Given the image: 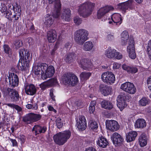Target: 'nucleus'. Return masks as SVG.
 I'll return each mask as SVG.
<instances>
[{
  "mask_svg": "<svg viewBox=\"0 0 151 151\" xmlns=\"http://www.w3.org/2000/svg\"><path fill=\"white\" fill-rule=\"evenodd\" d=\"M149 103V100L145 97H142L139 101V104L142 106H145Z\"/></svg>",
  "mask_w": 151,
  "mask_h": 151,
  "instance_id": "58836bf2",
  "label": "nucleus"
},
{
  "mask_svg": "<svg viewBox=\"0 0 151 151\" xmlns=\"http://www.w3.org/2000/svg\"><path fill=\"white\" fill-rule=\"evenodd\" d=\"M147 83L149 89L151 91V76L147 79Z\"/></svg>",
  "mask_w": 151,
  "mask_h": 151,
  "instance_id": "bf43d9fd",
  "label": "nucleus"
},
{
  "mask_svg": "<svg viewBox=\"0 0 151 151\" xmlns=\"http://www.w3.org/2000/svg\"><path fill=\"white\" fill-rule=\"evenodd\" d=\"M146 123L145 121L143 119H138L135 124V127L136 128H143L146 126Z\"/></svg>",
  "mask_w": 151,
  "mask_h": 151,
  "instance_id": "7c9ffc66",
  "label": "nucleus"
},
{
  "mask_svg": "<svg viewBox=\"0 0 151 151\" xmlns=\"http://www.w3.org/2000/svg\"><path fill=\"white\" fill-rule=\"evenodd\" d=\"M145 18L146 19H149L151 18V13L148 12L145 15Z\"/></svg>",
  "mask_w": 151,
  "mask_h": 151,
  "instance_id": "774afa93",
  "label": "nucleus"
},
{
  "mask_svg": "<svg viewBox=\"0 0 151 151\" xmlns=\"http://www.w3.org/2000/svg\"><path fill=\"white\" fill-rule=\"evenodd\" d=\"M19 139L21 141V143L22 144L24 143L25 139V137L24 135L22 134L20 135Z\"/></svg>",
  "mask_w": 151,
  "mask_h": 151,
  "instance_id": "680f3d73",
  "label": "nucleus"
},
{
  "mask_svg": "<svg viewBox=\"0 0 151 151\" xmlns=\"http://www.w3.org/2000/svg\"><path fill=\"white\" fill-rule=\"evenodd\" d=\"M134 44V39L130 37L129 40V45L127 47V51L129 57L132 59H134L136 57Z\"/></svg>",
  "mask_w": 151,
  "mask_h": 151,
  "instance_id": "1a4fd4ad",
  "label": "nucleus"
},
{
  "mask_svg": "<svg viewBox=\"0 0 151 151\" xmlns=\"http://www.w3.org/2000/svg\"><path fill=\"white\" fill-rule=\"evenodd\" d=\"M19 55L20 57L17 66L19 70L22 71L27 70L29 66L30 54L27 50L21 49L19 50Z\"/></svg>",
  "mask_w": 151,
  "mask_h": 151,
  "instance_id": "f257e3e1",
  "label": "nucleus"
},
{
  "mask_svg": "<svg viewBox=\"0 0 151 151\" xmlns=\"http://www.w3.org/2000/svg\"><path fill=\"white\" fill-rule=\"evenodd\" d=\"M96 143L97 145L102 148L106 147L109 144L107 139L103 136H100L98 138Z\"/></svg>",
  "mask_w": 151,
  "mask_h": 151,
  "instance_id": "5701e85b",
  "label": "nucleus"
},
{
  "mask_svg": "<svg viewBox=\"0 0 151 151\" xmlns=\"http://www.w3.org/2000/svg\"><path fill=\"white\" fill-rule=\"evenodd\" d=\"M122 20L120 14H113L111 17V21H109L108 23L113 25H119L122 23Z\"/></svg>",
  "mask_w": 151,
  "mask_h": 151,
  "instance_id": "6ab92c4d",
  "label": "nucleus"
},
{
  "mask_svg": "<svg viewBox=\"0 0 151 151\" xmlns=\"http://www.w3.org/2000/svg\"><path fill=\"white\" fill-rule=\"evenodd\" d=\"M86 122L85 117L83 116L79 117V123L77 127L79 129L81 130H85L86 127Z\"/></svg>",
  "mask_w": 151,
  "mask_h": 151,
  "instance_id": "a878e982",
  "label": "nucleus"
},
{
  "mask_svg": "<svg viewBox=\"0 0 151 151\" xmlns=\"http://www.w3.org/2000/svg\"><path fill=\"white\" fill-rule=\"evenodd\" d=\"M138 71V69L134 67L130 66V73H135Z\"/></svg>",
  "mask_w": 151,
  "mask_h": 151,
  "instance_id": "4d7b16f0",
  "label": "nucleus"
},
{
  "mask_svg": "<svg viewBox=\"0 0 151 151\" xmlns=\"http://www.w3.org/2000/svg\"><path fill=\"white\" fill-rule=\"evenodd\" d=\"M114 57L117 59H120L122 58L123 56L121 53L116 51L115 56Z\"/></svg>",
  "mask_w": 151,
  "mask_h": 151,
  "instance_id": "13d9d810",
  "label": "nucleus"
},
{
  "mask_svg": "<svg viewBox=\"0 0 151 151\" xmlns=\"http://www.w3.org/2000/svg\"><path fill=\"white\" fill-rule=\"evenodd\" d=\"M101 79L104 82L109 83H114L115 80L114 75L112 72L108 71L104 72L102 74Z\"/></svg>",
  "mask_w": 151,
  "mask_h": 151,
  "instance_id": "f8f14e48",
  "label": "nucleus"
},
{
  "mask_svg": "<svg viewBox=\"0 0 151 151\" xmlns=\"http://www.w3.org/2000/svg\"><path fill=\"white\" fill-rule=\"evenodd\" d=\"M48 65L45 63H39L35 68L34 72L35 75L38 76L41 75L44 73L47 68Z\"/></svg>",
  "mask_w": 151,
  "mask_h": 151,
  "instance_id": "4468645a",
  "label": "nucleus"
},
{
  "mask_svg": "<svg viewBox=\"0 0 151 151\" xmlns=\"http://www.w3.org/2000/svg\"><path fill=\"white\" fill-rule=\"evenodd\" d=\"M71 134L69 130L60 132L54 136V141L58 145H63L69 138Z\"/></svg>",
  "mask_w": 151,
  "mask_h": 151,
  "instance_id": "7ed1b4c3",
  "label": "nucleus"
},
{
  "mask_svg": "<svg viewBox=\"0 0 151 151\" xmlns=\"http://www.w3.org/2000/svg\"><path fill=\"white\" fill-rule=\"evenodd\" d=\"M26 107L29 109L37 110L38 109V105L36 103L33 104H28L26 105Z\"/></svg>",
  "mask_w": 151,
  "mask_h": 151,
  "instance_id": "a18cd8bd",
  "label": "nucleus"
},
{
  "mask_svg": "<svg viewBox=\"0 0 151 151\" xmlns=\"http://www.w3.org/2000/svg\"><path fill=\"white\" fill-rule=\"evenodd\" d=\"M56 125L58 128H61L63 126V123L61 121V119L60 118H58L56 120Z\"/></svg>",
  "mask_w": 151,
  "mask_h": 151,
  "instance_id": "49530a36",
  "label": "nucleus"
},
{
  "mask_svg": "<svg viewBox=\"0 0 151 151\" xmlns=\"http://www.w3.org/2000/svg\"><path fill=\"white\" fill-rule=\"evenodd\" d=\"M4 51L6 54H9L11 51V49L9 46L7 45H4L3 46Z\"/></svg>",
  "mask_w": 151,
  "mask_h": 151,
  "instance_id": "8fccbe9b",
  "label": "nucleus"
},
{
  "mask_svg": "<svg viewBox=\"0 0 151 151\" xmlns=\"http://www.w3.org/2000/svg\"><path fill=\"white\" fill-rule=\"evenodd\" d=\"M63 79L65 83L70 85L72 86H74L78 81L77 76L72 73L65 74L63 75Z\"/></svg>",
  "mask_w": 151,
  "mask_h": 151,
  "instance_id": "423d86ee",
  "label": "nucleus"
},
{
  "mask_svg": "<svg viewBox=\"0 0 151 151\" xmlns=\"http://www.w3.org/2000/svg\"><path fill=\"white\" fill-rule=\"evenodd\" d=\"M5 81L7 82L9 81V86L12 88L17 86L19 82L18 76L14 73H9V75L6 77Z\"/></svg>",
  "mask_w": 151,
  "mask_h": 151,
  "instance_id": "0eeeda50",
  "label": "nucleus"
},
{
  "mask_svg": "<svg viewBox=\"0 0 151 151\" xmlns=\"http://www.w3.org/2000/svg\"><path fill=\"white\" fill-rule=\"evenodd\" d=\"M88 32L84 29L77 30L75 33L74 38L76 42L78 44L82 45L88 39Z\"/></svg>",
  "mask_w": 151,
  "mask_h": 151,
  "instance_id": "20e7f679",
  "label": "nucleus"
},
{
  "mask_svg": "<svg viewBox=\"0 0 151 151\" xmlns=\"http://www.w3.org/2000/svg\"><path fill=\"white\" fill-rule=\"evenodd\" d=\"M89 123L90 127L92 129H96L98 127L97 122L93 120H90Z\"/></svg>",
  "mask_w": 151,
  "mask_h": 151,
  "instance_id": "37998d69",
  "label": "nucleus"
},
{
  "mask_svg": "<svg viewBox=\"0 0 151 151\" xmlns=\"http://www.w3.org/2000/svg\"><path fill=\"white\" fill-rule=\"evenodd\" d=\"M22 42L21 41L17 40L14 41L12 46L14 48L17 50L22 45Z\"/></svg>",
  "mask_w": 151,
  "mask_h": 151,
  "instance_id": "a19ab883",
  "label": "nucleus"
},
{
  "mask_svg": "<svg viewBox=\"0 0 151 151\" xmlns=\"http://www.w3.org/2000/svg\"><path fill=\"white\" fill-rule=\"evenodd\" d=\"M113 9V8L111 6H106L101 8L98 11L97 18L99 19L103 18L106 14Z\"/></svg>",
  "mask_w": 151,
  "mask_h": 151,
  "instance_id": "a211bd4d",
  "label": "nucleus"
},
{
  "mask_svg": "<svg viewBox=\"0 0 151 151\" xmlns=\"http://www.w3.org/2000/svg\"><path fill=\"white\" fill-rule=\"evenodd\" d=\"M99 87L100 91L104 96L109 95L111 92V88L109 86L104 84H101Z\"/></svg>",
  "mask_w": 151,
  "mask_h": 151,
  "instance_id": "393cba45",
  "label": "nucleus"
},
{
  "mask_svg": "<svg viewBox=\"0 0 151 151\" xmlns=\"http://www.w3.org/2000/svg\"><path fill=\"white\" fill-rule=\"evenodd\" d=\"M147 140L146 135L144 133L142 134L138 138V142L141 147H144L147 145Z\"/></svg>",
  "mask_w": 151,
  "mask_h": 151,
  "instance_id": "bb28decb",
  "label": "nucleus"
},
{
  "mask_svg": "<svg viewBox=\"0 0 151 151\" xmlns=\"http://www.w3.org/2000/svg\"><path fill=\"white\" fill-rule=\"evenodd\" d=\"M42 118V115L39 114L30 113L27 114L23 118V121L28 124L36 122L40 120Z\"/></svg>",
  "mask_w": 151,
  "mask_h": 151,
  "instance_id": "6e6552de",
  "label": "nucleus"
},
{
  "mask_svg": "<svg viewBox=\"0 0 151 151\" xmlns=\"http://www.w3.org/2000/svg\"><path fill=\"white\" fill-rule=\"evenodd\" d=\"M121 88L124 91L130 94H134L136 92V88L134 85L129 82H126L122 84Z\"/></svg>",
  "mask_w": 151,
  "mask_h": 151,
  "instance_id": "9d476101",
  "label": "nucleus"
},
{
  "mask_svg": "<svg viewBox=\"0 0 151 151\" xmlns=\"http://www.w3.org/2000/svg\"><path fill=\"white\" fill-rule=\"evenodd\" d=\"M107 39L109 41H111L114 39V36L111 34L108 35L107 36Z\"/></svg>",
  "mask_w": 151,
  "mask_h": 151,
  "instance_id": "0e129e2a",
  "label": "nucleus"
},
{
  "mask_svg": "<svg viewBox=\"0 0 151 151\" xmlns=\"http://www.w3.org/2000/svg\"><path fill=\"white\" fill-rule=\"evenodd\" d=\"M9 96L14 102H17L19 100L20 98L19 94L14 89H13L11 93L9 94Z\"/></svg>",
  "mask_w": 151,
  "mask_h": 151,
  "instance_id": "2f4dec72",
  "label": "nucleus"
},
{
  "mask_svg": "<svg viewBox=\"0 0 151 151\" xmlns=\"http://www.w3.org/2000/svg\"><path fill=\"white\" fill-rule=\"evenodd\" d=\"M21 16V13L19 12H16L12 17V18H14V22H16L19 19Z\"/></svg>",
  "mask_w": 151,
  "mask_h": 151,
  "instance_id": "3c124183",
  "label": "nucleus"
},
{
  "mask_svg": "<svg viewBox=\"0 0 151 151\" xmlns=\"http://www.w3.org/2000/svg\"><path fill=\"white\" fill-rule=\"evenodd\" d=\"M14 109L17 110L18 112H20L22 110V108L17 105H15Z\"/></svg>",
  "mask_w": 151,
  "mask_h": 151,
  "instance_id": "338daca9",
  "label": "nucleus"
},
{
  "mask_svg": "<svg viewBox=\"0 0 151 151\" xmlns=\"http://www.w3.org/2000/svg\"><path fill=\"white\" fill-rule=\"evenodd\" d=\"M122 68L123 70L127 71L128 73H130V66L126 64H123L122 65Z\"/></svg>",
  "mask_w": 151,
  "mask_h": 151,
  "instance_id": "864d4df0",
  "label": "nucleus"
},
{
  "mask_svg": "<svg viewBox=\"0 0 151 151\" xmlns=\"http://www.w3.org/2000/svg\"><path fill=\"white\" fill-rule=\"evenodd\" d=\"M70 12V10L69 9H64L62 14V18L66 21H70L71 19Z\"/></svg>",
  "mask_w": 151,
  "mask_h": 151,
  "instance_id": "cd10ccee",
  "label": "nucleus"
},
{
  "mask_svg": "<svg viewBox=\"0 0 151 151\" xmlns=\"http://www.w3.org/2000/svg\"><path fill=\"white\" fill-rule=\"evenodd\" d=\"M116 50L111 48V47L106 49L105 52V54L106 57L112 59L115 56Z\"/></svg>",
  "mask_w": 151,
  "mask_h": 151,
  "instance_id": "c756f323",
  "label": "nucleus"
},
{
  "mask_svg": "<svg viewBox=\"0 0 151 151\" xmlns=\"http://www.w3.org/2000/svg\"><path fill=\"white\" fill-rule=\"evenodd\" d=\"M91 73L86 72H83L80 74V76L82 80H87L91 75Z\"/></svg>",
  "mask_w": 151,
  "mask_h": 151,
  "instance_id": "ea45409f",
  "label": "nucleus"
},
{
  "mask_svg": "<svg viewBox=\"0 0 151 151\" xmlns=\"http://www.w3.org/2000/svg\"><path fill=\"white\" fill-rule=\"evenodd\" d=\"M78 63L80 66L84 70H89L92 66L91 60L85 58H81L78 60Z\"/></svg>",
  "mask_w": 151,
  "mask_h": 151,
  "instance_id": "2eb2a0df",
  "label": "nucleus"
},
{
  "mask_svg": "<svg viewBox=\"0 0 151 151\" xmlns=\"http://www.w3.org/2000/svg\"><path fill=\"white\" fill-rule=\"evenodd\" d=\"M74 21L76 24L79 25L82 23V20L81 18L77 16L74 18Z\"/></svg>",
  "mask_w": 151,
  "mask_h": 151,
  "instance_id": "de8ad7c7",
  "label": "nucleus"
},
{
  "mask_svg": "<svg viewBox=\"0 0 151 151\" xmlns=\"http://www.w3.org/2000/svg\"><path fill=\"white\" fill-rule=\"evenodd\" d=\"M130 99L129 95L127 94H122L117 98V105L121 111H122L127 106L126 101H129Z\"/></svg>",
  "mask_w": 151,
  "mask_h": 151,
  "instance_id": "39448f33",
  "label": "nucleus"
},
{
  "mask_svg": "<svg viewBox=\"0 0 151 151\" xmlns=\"http://www.w3.org/2000/svg\"><path fill=\"white\" fill-rule=\"evenodd\" d=\"M75 56V54L73 53H67L66 55L65 60L66 62L70 63L73 61Z\"/></svg>",
  "mask_w": 151,
  "mask_h": 151,
  "instance_id": "4c0bfd02",
  "label": "nucleus"
},
{
  "mask_svg": "<svg viewBox=\"0 0 151 151\" xmlns=\"http://www.w3.org/2000/svg\"><path fill=\"white\" fill-rule=\"evenodd\" d=\"M121 38H124V39L129 38V34L127 31H124L121 34Z\"/></svg>",
  "mask_w": 151,
  "mask_h": 151,
  "instance_id": "09e8293b",
  "label": "nucleus"
},
{
  "mask_svg": "<svg viewBox=\"0 0 151 151\" xmlns=\"http://www.w3.org/2000/svg\"><path fill=\"white\" fill-rule=\"evenodd\" d=\"M26 93L28 95L33 96L36 94L37 90L35 86L33 84H29L24 86Z\"/></svg>",
  "mask_w": 151,
  "mask_h": 151,
  "instance_id": "412c9836",
  "label": "nucleus"
},
{
  "mask_svg": "<svg viewBox=\"0 0 151 151\" xmlns=\"http://www.w3.org/2000/svg\"><path fill=\"white\" fill-rule=\"evenodd\" d=\"M101 105L102 108L110 110L113 107L112 104L111 102L105 100H104L101 102Z\"/></svg>",
  "mask_w": 151,
  "mask_h": 151,
  "instance_id": "72a5a7b5",
  "label": "nucleus"
},
{
  "mask_svg": "<svg viewBox=\"0 0 151 151\" xmlns=\"http://www.w3.org/2000/svg\"><path fill=\"white\" fill-rule=\"evenodd\" d=\"M111 140L114 144L119 145L123 142L124 139L122 136L116 132L114 133L111 136Z\"/></svg>",
  "mask_w": 151,
  "mask_h": 151,
  "instance_id": "aec40b11",
  "label": "nucleus"
},
{
  "mask_svg": "<svg viewBox=\"0 0 151 151\" xmlns=\"http://www.w3.org/2000/svg\"><path fill=\"white\" fill-rule=\"evenodd\" d=\"M53 22L52 16L48 15L45 17L44 24L47 27H49L52 24Z\"/></svg>",
  "mask_w": 151,
  "mask_h": 151,
  "instance_id": "e433bc0d",
  "label": "nucleus"
},
{
  "mask_svg": "<svg viewBox=\"0 0 151 151\" xmlns=\"http://www.w3.org/2000/svg\"><path fill=\"white\" fill-rule=\"evenodd\" d=\"M96 103V102L95 100L91 102L89 107V111L91 114L93 113L95 110V106Z\"/></svg>",
  "mask_w": 151,
  "mask_h": 151,
  "instance_id": "79ce46f5",
  "label": "nucleus"
},
{
  "mask_svg": "<svg viewBox=\"0 0 151 151\" xmlns=\"http://www.w3.org/2000/svg\"><path fill=\"white\" fill-rule=\"evenodd\" d=\"M49 86H52L56 84L57 82V80L56 78H51L46 81Z\"/></svg>",
  "mask_w": 151,
  "mask_h": 151,
  "instance_id": "c03bdc74",
  "label": "nucleus"
},
{
  "mask_svg": "<svg viewBox=\"0 0 151 151\" xmlns=\"http://www.w3.org/2000/svg\"><path fill=\"white\" fill-rule=\"evenodd\" d=\"M55 72V69L52 66H50L47 68L45 73H43L42 74V77L43 80L46 79L52 76Z\"/></svg>",
  "mask_w": 151,
  "mask_h": 151,
  "instance_id": "f3484780",
  "label": "nucleus"
},
{
  "mask_svg": "<svg viewBox=\"0 0 151 151\" xmlns=\"http://www.w3.org/2000/svg\"><path fill=\"white\" fill-rule=\"evenodd\" d=\"M47 39L49 42H54L57 38L56 32L55 30L51 29L48 32L47 35Z\"/></svg>",
  "mask_w": 151,
  "mask_h": 151,
  "instance_id": "b1692460",
  "label": "nucleus"
},
{
  "mask_svg": "<svg viewBox=\"0 0 151 151\" xmlns=\"http://www.w3.org/2000/svg\"><path fill=\"white\" fill-rule=\"evenodd\" d=\"M49 4H52L55 2V9L52 12L53 16L55 18H58L60 14L61 4L60 0H48Z\"/></svg>",
  "mask_w": 151,
  "mask_h": 151,
  "instance_id": "9b49d317",
  "label": "nucleus"
},
{
  "mask_svg": "<svg viewBox=\"0 0 151 151\" xmlns=\"http://www.w3.org/2000/svg\"><path fill=\"white\" fill-rule=\"evenodd\" d=\"M8 139L11 142L12 144V145L16 146L17 145V142L15 139H13L10 138L9 137H8Z\"/></svg>",
  "mask_w": 151,
  "mask_h": 151,
  "instance_id": "e2e57ef3",
  "label": "nucleus"
},
{
  "mask_svg": "<svg viewBox=\"0 0 151 151\" xmlns=\"http://www.w3.org/2000/svg\"><path fill=\"white\" fill-rule=\"evenodd\" d=\"M106 124L107 128L112 131H116L119 128V126L117 122L114 120H107Z\"/></svg>",
  "mask_w": 151,
  "mask_h": 151,
  "instance_id": "ddd939ff",
  "label": "nucleus"
},
{
  "mask_svg": "<svg viewBox=\"0 0 151 151\" xmlns=\"http://www.w3.org/2000/svg\"><path fill=\"white\" fill-rule=\"evenodd\" d=\"M49 86L47 82H44L40 85V87L42 89L44 90L47 87Z\"/></svg>",
  "mask_w": 151,
  "mask_h": 151,
  "instance_id": "6e6d98bb",
  "label": "nucleus"
},
{
  "mask_svg": "<svg viewBox=\"0 0 151 151\" xmlns=\"http://www.w3.org/2000/svg\"><path fill=\"white\" fill-rule=\"evenodd\" d=\"M93 45L91 41H87L85 42L83 47V49L86 51H90L92 49Z\"/></svg>",
  "mask_w": 151,
  "mask_h": 151,
  "instance_id": "f704fd0d",
  "label": "nucleus"
},
{
  "mask_svg": "<svg viewBox=\"0 0 151 151\" xmlns=\"http://www.w3.org/2000/svg\"><path fill=\"white\" fill-rule=\"evenodd\" d=\"M9 10H12L13 11L15 12V9H16V12L21 13V6L19 5L16 3L14 5H11L9 7Z\"/></svg>",
  "mask_w": 151,
  "mask_h": 151,
  "instance_id": "c9c22d12",
  "label": "nucleus"
},
{
  "mask_svg": "<svg viewBox=\"0 0 151 151\" xmlns=\"http://www.w3.org/2000/svg\"><path fill=\"white\" fill-rule=\"evenodd\" d=\"M147 50L148 54L151 55V40L148 43Z\"/></svg>",
  "mask_w": 151,
  "mask_h": 151,
  "instance_id": "5fc2aeb1",
  "label": "nucleus"
},
{
  "mask_svg": "<svg viewBox=\"0 0 151 151\" xmlns=\"http://www.w3.org/2000/svg\"><path fill=\"white\" fill-rule=\"evenodd\" d=\"M46 127L40 125H35L32 129V132L35 134L36 135L37 134L45 133L47 130Z\"/></svg>",
  "mask_w": 151,
  "mask_h": 151,
  "instance_id": "4be33fe9",
  "label": "nucleus"
},
{
  "mask_svg": "<svg viewBox=\"0 0 151 151\" xmlns=\"http://www.w3.org/2000/svg\"><path fill=\"white\" fill-rule=\"evenodd\" d=\"M128 39L121 38V43L122 45H126L127 43V40Z\"/></svg>",
  "mask_w": 151,
  "mask_h": 151,
  "instance_id": "052dcab7",
  "label": "nucleus"
},
{
  "mask_svg": "<svg viewBox=\"0 0 151 151\" xmlns=\"http://www.w3.org/2000/svg\"><path fill=\"white\" fill-rule=\"evenodd\" d=\"M122 68L123 70L127 71L128 73H130V66L126 64H123L122 65Z\"/></svg>",
  "mask_w": 151,
  "mask_h": 151,
  "instance_id": "603ef678",
  "label": "nucleus"
},
{
  "mask_svg": "<svg viewBox=\"0 0 151 151\" xmlns=\"http://www.w3.org/2000/svg\"><path fill=\"white\" fill-rule=\"evenodd\" d=\"M137 135L136 131H131L126 135V139L127 142H130L134 141Z\"/></svg>",
  "mask_w": 151,
  "mask_h": 151,
  "instance_id": "c85d7f7f",
  "label": "nucleus"
},
{
  "mask_svg": "<svg viewBox=\"0 0 151 151\" xmlns=\"http://www.w3.org/2000/svg\"><path fill=\"white\" fill-rule=\"evenodd\" d=\"M120 65L117 63H115L113 64V68L114 69H117L119 68Z\"/></svg>",
  "mask_w": 151,
  "mask_h": 151,
  "instance_id": "69168bd1",
  "label": "nucleus"
},
{
  "mask_svg": "<svg viewBox=\"0 0 151 151\" xmlns=\"http://www.w3.org/2000/svg\"><path fill=\"white\" fill-rule=\"evenodd\" d=\"M94 6V4L93 3H84L80 6L78 12L80 16L84 18L87 17L91 14Z\"/></svg>",
  "mask_w": 151,
  "mask_h": 151,
  "instance_id": "f03ea898",
  "label": "nucleus"
},
{
  "mask_svg": "<svg viewBox=\"0 0 151 151\" xmlns=\"http://www.w3.org/2000/svg\"><path fill=\"white\" fill-rule=\"evenodd\" d=\"M133 1V0H129L127 1L119 3L117 5V8L124 12H125L129 8L131 9H133L132 6V4Z\"/></svg>",
  "mask_w": 151,
  "mask_h": 151,
  "instance_id": "dca6fc26",
  "label": "nucleus"
},
{
  "mask_svg": "<svg viewBox=\"0 0 151 151\" xmlns=\"http://www.w3.org/2000/svg\"><path fill=\"white\" fill-rule=\"evenodd\" d=\"M0 90L2 92L4 95V96H7L10 94V92H12L13 90L12 89H11L9 87H7L5 85L1 86H0Z\"/></svg>",
  "mask_w": 151,
  "mask_h": 151,
  "instance_id": "473e14b6",
  "label": "nucleus"
}]
</instances>
